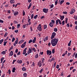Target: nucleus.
Returning <instances> with one entry per match:
<instances>
[{
    "mask_svg": "<svg viewBox=\"0 0 77 77\" xmlns=\"http://www.w3.org/2000/svg\"><path fill=\"white\" fill-rule=\"evenodd\" d=\"M56 35V33L55 32H53L52 34V35L51 37V43L53 47L56 46L57 44V42L59 41V38H54L55 36Z\"/></svg>",
    "mask_w": 77,
    "mask_h": 77,
    "instance_id": "f257e3e1",
    "label": "nucleus"
},
{
    "mask_svg": "<svg viewBox=\"0 0 77 77\" xmlns=\"http://www.w3.org/2000/svg\"><path fill=\"white\" fill-rule=\"evenodd\" d=\"M59 24H62V21H61V20L60 19H58L56 20V26H57V24H59Z\"/></svg>",
    "mask_w": 77,
    "mask_h": 77,
    "instance_id": "f03ea898",
    "label": "nucleus"
},
{
    "mask_svg": "<svg viewBox=\"0 0 77 77\" xmlns=\"http://www.w3.org/2000/svg\"><path fill=\"white\" fill-rule=\"evenodd\" d=\"M75 10L74 8L72 9L71 11L70 12V14H73L74 12H75Z\"/></svg>",
    "mask_w": 77,
    "mask_h": 77,
    "instance_id": "7ed1b4c3",
    "label": "nucleus"
},
{
    "mask_svg": "<svg viewBox=\"0 0 77 77\" xmlns=\"http://www.w3.org/2000/svg\"><path fill=\"white\" fill-rule=\"evenodd\" d=\"M47 53V55H49V56H50V55H51V54L52 53L51 52V51H50V50H48L47 51H46Z\"/></svg>",
    "mask_w": 77,
    "mask_h": 77,
    "instance_id": "20e7f679",
    "label": "nucleus"
},
{
    "mask_svg": "<svg viewBox=\"0 0 77 77\" xmlns=\"http://www.w3.org/2000/svg\"><path fill=\"white\" fill-rule=\"evenodd\" d=\"M43 12H44L45 14H47L48 11V9L47 8H43Z\"/></svg>",
    "mask_w": 77,
    "mask_h": 77,
    "instance_id": "39448f33",
    "label": "nucleus"
},
{
    "mask_svg": "<svg viewBox=\"0 0 77 77\" xmlns=\"http://www.w3.org/2000/svg\"><path fill=\"white\" fill-rule=\"evenodd\" d=\"M41 25L39 24L38 25V27H37V30H39V31H42V28H41Z\"/></svg>",
    "mask_w": 77,
    "mask_h": 77,
    "instance_id": "423d86ee",
    "label": "nucleus"
},
{
    "mask_svg": "<svg viewBox=\"0 0 77 77\" xmlns=\"http://www.w3.org/2000/svg\"><path fill=\"white\" fill-rule=\"evenodd\" d=\"M32 48L31 47L30 48H29V51H28V54H30V53H31L32 52Z\"/></svg>",
    "mask_w": 77,
    "mask_h": 77,
    "instance_id": "0eeeda50",
    "label": "nucleus"
},
{
    "mask_svg": "<svg viewBox=\"0 0 77 77\" xmlns=\"http://www.w3.org/2000/svg\"><path fill=\"white\" fill-rule=\"evenodd\" d=\"M38 66L39 67H41L42 66V63H41V61H39L38 63L37 64Z\"/></svg>",
    "mask_w": 77,
    "mask_h": 77,
    "instance_id": "6e6552de",
    "label": "nucleus"
},
{
    "mask_svg": "<svg viewBox=\"0 0 77 77\" xmlns=\"http://www.w3.org/2000/svg\"><path fill=\"white\" fill-rule=\"evenodd\" d=\"M18 11H15L14 13V16H17V15H18Z\"/></svg>",
    "mask_w": 77,
    "mask_h": 77,
    "instance_id": "1a4fd4ad",
    "label": "nucleus"
},
{
    "mask_svg": "<svg viewBox=\"0 0 77 77\" xmlns=\"http://www.w3.org/2000/svg\"><path fill=\"white\" fill-rule=\"evenodd\" d=\"M48 39V36H47L45 38H44L43 41L44 42H45V41H47Z\"/></svg>",
    "mask_w": 77,
    "mask_h": 77,
    "instance_id": "9d476101",
    "label": "nucleus"
},
{
    "mask_svg": "<svg viewBox=\"0 0 77 77\" xmlns=\"http://www.w3.org/2000/svg\"><path fill=\"white\" fill-rule=\"evenodd\" d=\"M13 54H14V53L12 51H11L9 54V56H12Z\"/></svg>",
    "mask_w": 77,
    "mask_h": 77,
    "instance_id": "9b49d317",
    "label": "nucleus"
},
{
    "mask_svg": "<svg viewBox=\"0 0 77 77\" xmlns=\"http://www.w3.org/2000/svg\"><path fill=\"white\" fill-rule=\"evenodd\" d=\"M10 3L11 4H13L14 3H15V0H10Z\"/></svg>",
    "mask_w": 77,
    "mask_h": 77,
    "instance_id": "f8f14e48",
    "label": "nucleus"
},
{
    "mask_svg": "<svg viewBox=\"0 0 77 77\" xmlns=\"http://www.w3.org/2000/svg\"><path fill=\"white\" fill-rule=\"evenodd\" d=\"M53 25H54V24L53 23L51 22H50L49 23V26L50 27H53Z\"/></svg>",
    "mask_w": 77,
    "mask_h": 77,
    "instance_id": "ddd939ff",
    "label": "nucleus"
},
{
    "mask_svg": "<svg viewBox=\"0 0 77 77\" xmlns=\"http://www.w3.org/2000/svg\"><path fill=\"white\" fill-rule=\"evenodd\" d=\"M18 61H19L18 62V63H20V64H21V63H23V61L21 60H18Z\"/></svg>",
    "mask_w": 77,
    "mask_h": 77,
    "instance_id": "4468645a",
    "label": "nucleus"
},
{
    "mask_svg": "<svg viewBox=\"0 0 77 77\" xmlns=\"http://www.w3.org/2000/svg\"><path fill=\"white\" fill-rule=\"evenodd\" d=\"M60 17L61 20H63L64 19V15H63L62 16L60 15Z\"/></svg>",
    "mask_w": 77,
    "mask_h": 77,
    "instance_id": "2eb2a0df",
    "label": "nucleus"
},
{
    "mask_svg": "<svg viewBox=\"0 0 77 77\" xmlns=\"http://www.w3.org/2000/svg\"><path fill=\"white\" fill-rule=\"evenodd\" d=\"M23 77H27V74L26 73H25L23 74Z\"/></svg>",
    "mask_w": 77,
    "mask_h": 77,
    "instance_id": "dca6fc26",
    "label": "nucleus"
},
{
    "mask_svg": "<svg viewBox=\"0 0 77 77\" xmlns=\"http://www.w3.org/2000/svg\"><path fill=\"white\" fill-rule=\"evenodd\" d=\"M24 42V40H21V41H20L18 42V44H21V43H22V42Z\"/></svg>",
    "mask_w": 77,
    "mask_h": 77,
    "instance_id": "f3484780",
    "label": "nucleus"
},
{
    "mask_svg": "<svg viewBox=\"0 0 77 77\" xmlns=\"http://www.w3.org/2000/svg\"><path fill=\"white\" fill-rule=\"evenodd\" d=\"M31 6H32V3H30L29 5V6L28 7V9H29V8H31Z\"/></svg>",
    "mask_w": 77,
    "mask_h": 77,
    "instance_id": "a211bd4d",
    "label": "nucleus"
},
{
    "mask_svg": "<svg viewBox=\"0 0 77 77\" xmlns=\"http://www.w3.org/2000/svg\"><path fill=\"white\" fill-rule=\"evenodd\" d=\"M65 2V1L64 0H63L62 1H61L60 2V5H62L64 2Z\"/></svg>",
    "mask_w": 77,
    "mask_h": 77,
    "instance_id": "6ab92c4d",
    "label": "nucleus"
},
{
    "mask_svg": "<svg viewBox=\"0 0 77 77\" xmlns=\"http://www.w3.org/2000/svg\"><path fill=\"white\" fill-rule=\"evenodd\" d=\"M16 70V69L15 67H14L13 68L12 72H15V71Z\"/></svg>",
    "mask_w": 77,
    "mask_h": 77,
    "instance_id": "aec40b11",
    "label": "nucleus"
},
{
    "mask_svg": "<svg viewBox=\"0 0 77 77\" xmlns=\"http://www.w3.org/2000/svg\"><path fill=\"white\" fill-rule=\"evenodd\" d=\"M38 57H39V56L38 55V54H37L35 56V58L36 59H37V58H38Z\"/></svg>",
    "mask_w": 77,
    "mask_h": 77,
    "instance_id": "412c9836",
    "label": "nucleus"
},
{
    "mask_svg": "<svg viewBox=\"0 0 77 77\" xmlns=\"http://www.w3.org/2000/svg\"><path fill=\"white\" fill-rule=\"evenodd\" d=\"M35 41H36V37H34V39L33 40V43H35Z\"/></svg>",
    "mask_w": 77,
    "mask_h": 77,
    "instance_id": "4be33fe9",
    "label": "nucleus"
},
{
    "mask_svg": "<svg viewBox=\"0 0 77 77\" xmlns=\"http://www.w3.org/2000/svg\"><path fill=\"white\" fill-rule=\"evenodd\" d=\"M22 70L23 71H25L26 70V68L23 67L22 69Z\"/></svg>",
    "mask_w": 77,
    "mask_h": 77,
    "instance_id": "5701e85b",
    "label": "nucleus"
},
{
    "mask_svg": "<svg viewBox=\"0 0 77 77\" xmlns=\"http://www.w3.org/2000/svg\"><path fill=\"white\" fill-rule=\"evenodd\" d=\"M4 41V39H2L0 40V44H2V42H3V41Z\"/></svg>",
    "mask_w": 77,
    "mask_h": 77,
    "instance_id": "b1692460",
    "label": "nucleus"
},
{
    "mask_svg": "<svg viewBox=\"0 0 77 77\" xmlns=\"http://www.w3.org/2000/svg\"><path fill=\"white\" fill-rule=\"evenodd\" d=\"M52 51V53L53 54H54V53L55 52V49H53Z\"/></svg>",
    "mask_w": 77,
    "mask_h": 77,
    "instance_id": "393cba45",
    "label": "nucleus"
},
{
    "mask_svg": "<svg viewBox=\"0 0 77 77\" xmlns=\"http://www.w3.org/2000/svg\"><path fill=\"white\" fill-rule=\"evenodd\" d=\"M54 32H57V28H54Z\"/></svg>",
    "mask_w": 77,
    "mask_h": 77,
    "instance_id": "a878e982",
    "label": "nucleus"
},
{
    "mask_svg": "<svg viewBox=\"0 0 77 77\" xmlns=\"http://www.w3.org/2000/svg\"><path fill=\"white\" fill-rule=\"evenodd\" d=\"M71 40H70V42H69V43L68 44V46L69 47V46L71 45Z\"/></svg>",
    "mask_w": 77,
    "mask_h": 77,
    "instance_id": "bb28decb",
    "label": "nucleus"
},
{
    "mask_svg": "<svg viewBox=\"0 0 77 77\" xmlns=\"http://www.w3.org/2000/svg\"><path fill=\"white\" fill-rule=\"evenodd\" d=\"M25 46H26L25 45H24V44H23L21 46V48H23L25 47Z\"/></svg>",
    "mask_w": 77,
    "mask_h": 77,
    "instance_id": "cd10ccee",
    "label": "nucleus"
},
{
    "mask_svg": "<svg viewBox=\"0 0 77 77\" xmlns=\"http://www.w3.org/2000/svg\"><path fill=\"white\" fill-rule=\"evenodd\" d=\"M1 53L2 54H6V51H3Z\"/></svg>",
    "mask_w": 77,
    "mask_h": 77,
    "instance_id": "c85d7f7f",
    "label": "nucleus"
},
{
    "mask_svg": "<svg viewBox=\"0 0 77 77\" xmlns=\"http://www.w3.org/2000/svg\"><path fill=\"white\" fill-rule=\"evenodd\" d=\"M41 60H42V63H44V60H45V59H44V58H42L41 59Z\"/></svg>",
    "mask_w": 77,
    "mask_h": 77,
    "instance_id": "c756f323",
    "label": "nucleus"
},
{
    "mask_svg": "<svg viewBox=\"0 0 77 77\" xmlns=\"http://www.w3.org/2000/svg\"><path fill=\"white\" fill-rule=\"evenodd\" d=\"M62 25L64 26V25H65V20H63L62 22Z\"/></svg>",
    "mask_w": 77,
    "mask_h": 77,
    "instance_id": "7c9ffc66",
    "label": "nucleus"
},
{
    "mask_svg": "<svg viewBox=\"0 0 77 77\" xmlns=\"http://www.w3.org/2000/svg\"><path fill=\"white\" fill-rule=\"evenodd\" d=\"M68 18H66V20H65V23H68Z\"/></svg>",
    "mask_w": 77,
    "mask_h": 77,
    "instance_id": "2f4dec72",
    "label": "nucleus"
},
{
    "mask_svg": "<svg viewBox=\"0 0 77 77\" xmlns=\"http://www.w3.org/2000/svg\"><path fill=\"white\" fill-rule=\"evenodd\" d=\"M43 71H44V69H42L40 71V73H42V72Z\"/></svg>",
    "mask_w": 77,
    "mask_h": 77,
    "instance_id": "473e14b6",
    "label": "nucleus"
},
{
    "mask_svg": "<svg viewBox=\"0 0 77 77\" xmlns=\"http://www.w3.org/2000/svg\"><path fill=\"white\" fill-rule=\"evenodd\" d=\"M44 29H46V28H47V26L46 25H44Z\"/></svg>",
    "mask_w": 77,
    "mask_h": 77,
    "instance_id": "72a5a7b5",
    "label": "nucleus"
},
{
    "mask_svg": "<svg viewBox=\"0 0 77 77\" xmlns=\"http://www.w3.org/2000/svg\"><path fill=\"white\" fill-rule=\"evenodd\" d=\"M51 23H53V24H54L55 23V22L54 21V20H52Z\"/></svg>",
    "mask_w": 77,
    "mask_h": 77,
    "instance_id": "f704fd0d",
    "label": "nucleus"
},
{
    "mask_svg": "<svg viewBox=\"0 0 77 77\" xmlns=\"http://www.w3.org/2000/svg\"><path fill=\"white\" fill-rule=\"evenodd\" d=\"M26 26H27V24L23 25V29H25V28H26Z\"/></svg>",
    "mask_w": 77,
    "mask_h": 77,
    "instance_id": "c9c22d12",
    "label": "nucleus"
},
{
    "mask_svg": "<svg viewBox=\"0 0 77 77\" xmlns=\"http://www.w3.org/2000/svg\"><path fill=\"white\" fill-rule=\"evenodd\" d=\"M32 41H33V40H32V39H30L28 43L29 44H30L31 42H32Z\"/></svg>",
    "mask_w": 77,
    "mask_h": 77,
    "instance_id": "e433bc0d",
    "label": "nucleus"
},
{
    "mask_svg": "<svg viewBox=\"0 0 77 77\" xmlns=\"http://www.w3.org/2000/svg\"><path fill=\"white\" fill-rule=\"evenodd\" d=\"M34 16V14H32L31 15V19H33V17Z\"/></svg>",
    "mask_w": 77,
    "mask_h": 77,
    "instance_id": "4c0bfd02",
    "label": "nucleus"
},
{
    "mask_svg": "<svg viewBox=\"0 0 77 77\" xmlns=\"http://www.w3.org/2000/svg\"><path fill=\"white\" fill-rule=\"evenodd\" d=\"M38 17V15H35V16L34 17V19H36V18Z\"/></svg>",
    "mask_w": 77,
    "mask_h": 77,
    "instance_id": "58836bf2",
    "label": "nucleus"
},
{
    "mask_svg": "<svg viewBox=\"0 0 77 77\" xmlns=\"http://www.w3.org/2000/svg\"><path fill=\"white\" fill-rule=\"evenodd\" d=\"M22 14L23 16H24V15H25V11H24L23 10V12H22Z\"/></svg>",
    "mask_w": 77,
    "mask_h": 77,
    "instance_id": "ea45409f",
    "label": "nucleus"
},
{
    "mask_svg": "<svg viewBox=\"0 0 77 77\" xmlns=\"http://www.w3.org/2000/svg\"><path fill=\"white\" fill-rule=\"evenodd\" d=\"M15 38L14 37H13L12 38V42H13L14 41H15Z\"/></svg>",
    "mask_w": 77,
    "mask_h": 77,
    "instance_id": "a19ab883",
    "label": "nucleus"
},
{
    "mask_svg": "<svg viewBox=\"0 0 77 77\" xmlns=\"http://www.w3.org/2000/svg\"><path fill=\"white\" fill-rule=\"evenodd\" d=\"M53 7H54V5H53V4H52L50 7V9H52Z\"/></svg>",
    "mask_w": 77,
    "mask_h": 77,
    "instance_id": "79ce46f5",
    "label": "nucleus"
},
{
    "mask_svg": "<svg viewBox=\"0 0 77 77\" xmlns=\"http://www.w3.org/2000/svg\"><path fill=\"white\" fill-rule=\"evenodd\" d=\"M53 60H54V57H52L51 60L50 62H51V61H53Z\"/></svg>",
    "mask_w": 77,
    "mask_h": 77,
    "instance_id": "37998d69",
    "label": "nucleus"
},
{
    "mask_svg": "<svg viewBox=\"0 0 77 77\" xmlns=\"http://www.w3.org/2000/svg\"><path fill=\"white\" fill-rule=\"evenodd\" d=\"M14 24H18V22L16 21V20H14Z\"/></svg>",
    "mask_w": 77,
    "mask_h": 77,
    "instance_id": "c03bdc74",
    "label": "nucleus"
},
{
    "mask_svg": "<svg viewBox=\"0 0 77 77\" xmlns=\"http://www.w3.org/2000/svg\"><path fill=\"white\" fill-rule=\"evenodd\" d=\"M31 66L32 67V66H35V63H34V62H33Z\"/></svg>",
    "mask_w": 77,
    "mask_h": 77,
    "instance_id": "a18cd8bd",
    "label": "nucleus"
},
{
    "mask_svg": "<svg viewBox=\"0 0 77 77\" xmlns=\"http://www.w3.org/2000/svg\"><path fill=\"white\" fill-rule=\"evenodd\" d=\"M20 27V24L19 23V24H17V28H19Z\"/></svg>",
    "mask_w": 77,
    "mask_h": 77,
    "instance_id": "49530a36",
    "label": "nucleus"
},
{
    "mask_svg": "<svg viewBox=\"0 0 77 77\" xmlns=\"http://www.w3.org/2000/svg\"><path fill=\"white\" fill-rule=\"evenodd\" d=\"M0 23H4V21L2 20H0Z\"/></svg>",
    "mask_w": 77,
    "mask_h": 77,
    "instance_id": "de8ad7c7",
    "label": "nucleus"
},
{
    "mask_svg": "<svg viewBox=\"0 0 77 77\" xmlns=\"http://www.w3.org/2000/svg\"><path fill=\"white\" fill-rule=\"evenodd\" d=\"M12 30H14L15 29V27L14 26H13L11 28Z\"/></svg>",
    "mask_w": 77,
    "mask_h": 77,
    "instance_id": "09e8293b",
    "label": "nucleus"
},
{
    "mask_svg": "<svg viewBox=\"0 0 77 77\" xmlns=\"http://www.w3.org/2000/svg\"><path fill=\"white\" fill-rule=\"evenodd\" d=\"M56 63L55 62L53 68H54L56 66Z\"/></svg>",
    "mask_w": 77,
    "mask_h": 77,
    "instance_id": "8fccbe9b",
    "label": "nucleus"
},
{
    "mask_svg": "<svg viewBox=\"0 0 77 77\" xmlns=\"http://www.w3.org/2000/svg\"><path fill=\"white\" fill-rule=\"evenodd\" d=\"M8 72L9 73V74H11V70H10V69L8 70Z\"/></svg>",
    "mask_w": 77,
    "mask_h": 77,
    "instance_id": "3c124183",
    "label": "nucleus"
},
{
    "mask_svg": "<svg viewBox=\"0 0 77 77\" xmlns=\"http://www.w3.org/2000/svg\"><path fill=\"white\" fill-rule=\"evenodd\" d=\"M75 54V53H74L73 54V55L72 56V57H74Z\"/></svg>",
    "mask_w": 77,
    "mask_h": 77,
    "instance_id": "603ef678",
    "label": "nucleus"
},
{
    "mask_svg": "<svg viewBox=\"0 0 77 77\" xmlns=\"http://www.w3.org/2000/svg\"><path fill=\"white\" fill-rule=\"evenodd\" d=\"M20 53H21L20 51L18 52V53L17 54V55H20Z\"/></svg>",
    "mask_w": 77,
    "mask_h": 77,
    "instance_id": "864d4df0",
    "label": "nucleus"
},
{
    "mask_svg": "<svg viewBox=\"0 0 77 77\" xmlns=\"http://www.w3.org/2000/svg\"><path fill=\"white\" fill-rule=\"evenodd\" d=\"M5 59L4 57H2L1 59V61H3V60H4V59Z\"/></svg>",
    "mask_w": 77,
    "mask_h": 77,
    "instance_id": "5fc2aeb1",
    "label": "nucleus"
},
{
    "mask_svg": "<svg viewBox=\"0 0 77 77\" xmlns=\"http://www.w3.org/2000/svg\"><path fill=\"white\" fill-rule=\"evenodd\" d=\"M26 53V51H23V54H25Z\"/></svg>",
    "mask_w": 77,
    "mask_h": 77,
    "instance_id": "6e6d98bb",
    "label": "nucleus"
},
{
    "mask_svg": "<svg viewBox=\"0 0 77 77\" xmlns=\"http://www.w3.org/2000/svg\"><path fill=\"white\" fill-rule=\"evenodd\" d=\"M18 49H16V51H15V52L16 53H18Z\"/></svg>",
    "mask_w": 77,
    "mask_h": 77,
    "instance_id": "4d7b16f0",
    "label": "nucleus"
},
{
    "mask_svg": "<svg viewBox=\"0 0 77 77\" xmlns=\"http://www.w3.org/2000/svg\"><path fill=\"white\" fill-rule=\"evenodd\" d=\"M69 26H69V23H68L66 25V27H69Z\"/></svg>",
    "mask_w": 77,
    "mask_h": 77,
    "instance_id": "13d9d810",
    "label": "nucleus"
},
{
    "mask_svg": "<svg viewBox=\"0 0 77 77\" xmlns=\"http://www.w3.org/2000/svg\"><path fill=\"white\" fill-rule=\"evenodd\" d=\"M63 14H67V12L66 11V12H64L63 11Z\"/></svg>",
    "mask_w": 77,
    "mask_h": 77,
    "instance_id": "bf43d9fd",
    "label": "nucleus"
},
{
    "mask_svg": "<svg viewBox=\"0 0 77 77\" xmlns=\"http://www.w3.org/2000/svg\"><path fill=\"white\" fill-rule=\"evenodd\" d=\"M59 65H57L56 66V68H57V69H59Z\"/></svg>",
    "mask_w": 77,
    "mask_h": 77,
    "instance_id": "052dcab7",
    "label": "nucleus"
},
{
    "mask_svg": "<svg viewBox=\"0 0 77 77\" xmlns=\"http://www.w3.org/2000/svg\"><path fill=\"white\" fill-rule=\"evenodd\" d=\"M12 16H9L8 17V19H11V17Z\"/></svg>",
    "mask_w": 77,
    "mask_h": 77,
    "instance_id": "680f3d73",
    "label": "nucleus"
},
{
    "mask_svg": "<svg viewBox=\"0 0 77 77\" xmlns=\"http://www.w3.org/2000/svg\"><path fill=\"white\" fill-rule=\"evenodd\" d=\"M75 71H76V69H75L72 70V72H74Z\"/></svg>",
    "mask_w": 77,
    "mask_h": 77,
    "instance_id": "e2e57ef3",
    "label": "nucleus"
},
{
    "mask_svg": "<svg viewBox=\"0 0 77 77\" xmlns=\"http://www.w3.org/2000/svg\"><path fill=\"white\" fill-rule=\"evenodd\" d=\"M18 40H16L15 41V43L16 44H18Z\"/></svg>",
    "mask_w": 77,
    "mask_h": 77,
    "instance_id": "0e129e2a",
    "label": "nucleus"
},
{
    "mask_svg": "<svg viewBox=\"0 0 77 77\" xmlns=\"http://www.w3.org/2000/svg\"><path fill=\"white\" fill-rule=\"evenodd\" d=\"M55 5H57V3H58L57 1H55Z\"/></svg>",
    "mask_w": 77,
    "mask_h": 77,
    "instance_id": "69168bd1",
    "label": "nucleus"
},
{
    "mask_svg": "<svg viewBox=\"0 0 77 77\" xmlns=\"http://www.w3.org/2000/svg\"><path fill=\"white\" fill-rule=\"evenodd\" d=\"M71 49V48H70L69 47L68 48V51H70Z\"/></svg>",
    "mask_w": 77,
    "mask_h": 77,
    "instance_id": "338daca9",
    "label": "nucleus"
},
{
    "mask_svg": "<svg viewBox=\"0 0 77 77\" xmlns=\"http://www.w3.org/2000/svg\"><path fill=\"white\" fill-rule=\"evenodd\" d=\"M77 58V53L76 54L75 56V58Z\"/></svg>",
    "mask_w": 77,
    "mask_h": 77,
    "instance_id": "774afa93",
    "label": "nucleus"
}]
</instances>
